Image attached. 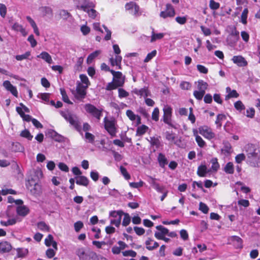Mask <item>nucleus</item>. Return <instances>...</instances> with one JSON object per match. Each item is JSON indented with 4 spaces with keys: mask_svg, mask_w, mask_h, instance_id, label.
I'll list each match as a JSON object with an SVG mask.
<instances>
[{
    "mask_svg": "<svg viewBox=\"0 0 260 260\" xmlns=\"http://www.w3.org/2000/svg\"><path fill=\"white\" fill-rule=\"evenodd\" d=\"M18 257H24L28 253V251L27 249H23L21 248H18L16 249Z\"/></svg>",
    "mask_w": 260,
    "mask_h": 260,
    "instance_id": "obj_41",
    "label": "nucleus"
},
{
    "mask_svg": "<svg viewBox=\"0 0 260 260\" xmlns=\"http://www.w3.org/2000/svg\"><path fill=\"white\" fill-rule=\"evenodd\" d=\"M232 60L234 63L237 64L239 67H243L247 65V61L241 55L234 56Z\"/></svg>",
    "mask_w": 260,
    "mask_h": 260,
    "instance_id": "obj_12",
    "label": "nucleus"
},
{
    "mask_svg": "<svg viewBox=\"0 0 260 260\" xmlns=\"http://www.w3.org/2000/svg\"><path fill=\"white\" fill-rule=\"evenodd\" d=\"M159 137H150V143L152 146H155L156 148H158L160 146V142Z\"/></svg>",
    "mask_w": 260,
    "mask_h": 260,
    "instance_id": "obj_37",
    "label": "nucleus"
},
{
    "mask_svg": "<svg viewBox=\"0 0 260 260\" xmlns=\"http://www.w3.org/2000/svg\"><path fill=\"white\" fill-rule=\"evenodd\" d=\"M166 139L171 142H173L175 139V135L172 132L170 133V132H166Z\"/></svg>",
    "mask_w": 260,
    "mask_h": 260,
    "instance_id": "obj_61",
    "label": "nucleus"
},
{
    "mask_svg": "<svg viewBox=\"0 0 260 260\" xmlns=\"http://www.w3.org/2000/svg\"><path fill=\"white\" fill-rule=\"evenodd\" d=\"M30 55V52L29 51H27L23 54L16 55L15 58L17 60H22L23 59L28 58Z\"/></svg>",
    "mask_w": 260,
    "mask_h": 260,
    "instance_id": "obj_54",
    "label": "nucleus"
},
{
    "mask_svg": "<svg viewBox=\"0 0 260 260\" xmlns=\"http://www.w3.org/2000/svg\"><path fill=\"white\" fill-rule=\"evenodd\" d=\"M208 171L207 168L205 165H200L199 166L197 170V174L200 177H205Z\"/></svg>",
    "mask_w": 260,
    "mask_h": 260,
    "instance_id": "obj_29",
    "label": "nucleus"
},
{
    "mask_svg": "<svg viewBox=\"0 0 260 260\" xmlns=\"http://www.w3.org/2000/svg\"><path fill=\"white\" fill-rule=\"evenodd\" d=\"M123 212L121 210L119 211H112L110 212V216L115 218V219L118 218L119 216H120L121 218L123 215Z\"/></svg>",
    "mask_w": 260,
    "mask_h": 260,
    "instance_id": "obj_51",
    "label": "nucleus"
},
{
    "mask_svg": "<svg viewBox=\"0 0 260 260\" xmlns=\"http://www.w3.org/2000/svg\"><path fill=\"white\" fill-rule=\"evenodd\" d=\"M164 114L162 120L164 123L169 125L170 127L177 128L175 125L172 122V108L169 106H165L163 108Z\"/></svg>",
    "mask_w": 260,
    "mask_h": 260,
    "instance_id": "obj_4",
    "label": "nucleus"
},
{
    "mask_svg": "<svg viewBox=\"0 0 260 260\" xmlns=\"http://www.w3.org/2000/svg\"><path fill=\"white\" fill-rule=\"evenodd\" d=\"M158 161L159 164V166L161 168L165 167V166L168 164V160L165 155L161 153H159L158 156Z\"/></svg>",
    "mask_w": 260,
    "mask_h": 260,
    "instance_id": "obj_31",
    "label": "nucleus"
},
{
    "mask_svg": "<svg viewBox=\"0 0 260 260\" xmlns=\"http://www.w3.org/2000/svg\"><path fill=\"white\" fill-rule=\"evenodd\" d=\"M148 129V126L145 125H142L140 126H139L136 131V135L137 136H142L144 135Z\"/></svg>",
    "mask_w": 260,
    "mask_h": 260,
    "instance_id": "obj_40",
    "label": "nucleus"
},
{
    "mask_svg": "<svg viewBox=\"0 0 260 260\" xmlns=\"http://www.w3.org/2000/svg\"><path fill=\"white\" fill-rule=\"evenodd\" d=\"M129 95V93L123 88L118 89V96L120 98H123L127 97Z\"/></svg>",
    "mask_w": 260,
    "mask_h": 260,
    "instance_id": "obj_63",
    "label": "nucleus"
},
{
    "mask_svg": "<svg viewBox=\"0 0 260 260\" xmlns=\"http://www.w3.org/2000/svg\"><path fill=\"white\" fill-rule=\"evenodd\" d=\"M49 135L55 141L61 142L64 141V138L61 135L58 134L54 130H50L48 132Z\"/></svg>",
    "mask_w": 260,
    "mask_h": 260,
    "instance_id": "obj_17",
    "label": "nucleus"
},
{
    "mask_svg": "<svg viewBox=\"0 0 260 260\" xmlns=\"http://www.w3.org/2000/svg\"><path fill=\"white\" fill-rule=\"evenodd\" d=\"M208 86V84L207 82L202 80L198 81V88L199 90L205 93V90L207 89Z\"/></svg>",
    "mask_w": 260,
    "mask_h": 260,
    "instance_id": "obj_35",
    "label": "nucleus"
},
{
    "mask_svg": "<svg viewBox=\"0 0 260 260\" xmlns=\"http://www.w3.org/2000/svg\"><path fill=\"white\" fill-rule=\"evenodd\" d=\"M20 136L21 137L26 138L27 140L30 141L33 138V136L31 135L29 131L27 129H25L24 130L22 131L21 132Z\"/></svg>",
    "mask_w": 260,
    "mask_h": 260,
    "instance_id": "obj_43",
    "label": "nucleus"
},
{
    "mask_svg": "<svg viewBox=\"0 0 260 260\" xmlns=\"http://www.w3.org/2000/svg\"><path fill=\"white\" fill-rule=\"evenodd\" d=\"M76 8L78 9L82 10L83 11L87 10V9L94 7V5L88 0H75Z\"/></svg>",
    "mask_w": 260,
    "mask_h": 260,
    "instance_id": "obj_9",
    "label": "nucleus"
},
{
    "mask_svg": "<svg viewBox=\"0 0 260 260\" xmlns=\"http://www.w3.org/2000/svg\"><path fill=\"white\" fill-rule=\"evenodd\" d=\"M42 175L43 174L41 171H35L33 172V174L29 175L26 182V188H29L30 187H32V185L38 183L40 176L42 177Z\"/></svg>",
    "mask_w": 260,
    "mask_h": 260,
    "instance_id": "obj_6",
    "label": "nucleus"
},
{
    "mask_svg": "<svg viewBox=\"0 0 260 260\" xmlns=\"http://www.w3.org/2000/svg\"><path fill=\"white\" fill-rule=\"evenodd\" d=\"M59 15L61 18L65 20H67L68 18L72 16L71 14L68 12V11L65 10H61L59 11Z\"/></svg>",
    "mask_w": 260,
    "mask_h": 260,
    "instance_id": "obj_55",
    "label": "nucleus"
},
{
    "mask_svg": "<svg viewBox=\"0 0 260 260\" xmlns=\"http://www.w3.org/2000/svg\"><path fill=\"white\" fill-rule=\"evenodd\" d=\"M166 7V10L160 13V17L164 19L167 17H173L175 15V11L173 6L170 4H167Z\"/></svg>",
    "mask_w": 260,
    "mask_h": 260,
    "instance_id": "obj_10",
    "label": "nucleus"
},
{
    "mask_svg": "<svg viewBox=\"0 0 260 260\" xmlns=\"http://www.w3.org/2000/svg\"><path fill=\"white\" fill-rule=\"evenodd\" d=\"M80 78L83 84H85V86H87V87L90 85V82L88 80L87 76L85 74H81Z\"/></svg>",
    "mask_w": 260,
    "mask_h": 260,
    "instance_id": "obj_59",
    "label": "nucleus"
},
{
    "mask_svg": "<svg viewBox=\"0 0 260 260\" xmlns=\"http://www.w3.org/2000/svg\"><path fill=\"white\" fill-rule=\"evenodd\" d=\"M29 209L25 205L19 206L16 208L17 214L22 217L26 216L29 213Z\"/></svg>",
    "mask_w": 260,
    "mask_h": 260,
    "instance_id": "obj_15",
    "label": "nucleus"
},
{
    "mask_svg": "<svg viewBox=\"0 0 260 260\" xmlns=\"http://www.w3.org/2000/svg\"><path fill=\"white\" fill-rule=\"evenodd\" d=\"M129 13L136 17L139 16L142 14L141 12L140 11V8L137 4H136L133 11L129 12Z\"/></svg>",
    "mask_w": 260,
    "mask_h": 260,
    "instance_id": "obj_46",
    "label": "nucleus"
},
{
    "mask_svg": "<svg viewBox=\"0 0 260 260\" xmlns=\"http://www.w3.org/2000/svg\"><path fill=\"white\" fill-rule=\"evenodd\" d=\"M85 12H87L89 17L92 19L95 18L98 14V12L96 11V10L92 9V8L87 9V10Z\"/></svg>",
    "mask_w": 260,
    "mask_h": 260,
    "instance_id": "obj_50",
    "label": "nucleus"
},
{
    "mask_svg": "<svg viewBox=\"0 0 260 260\" xmlns=\"http://www.w3.org/2000/svg\"><path fill=\"white\" fill-rule=\"evenodd\" d=\"M255 151L256 150L254 148L253 145H248V149L246 150L248 160L252 158V157H256L257 153Z\"/></svg>",
    "mask_w": 260,
    "mask_h": 260,
    "instance_id": "obj_23",
    "label": "nucleus"
},
{
    "mask_svg": "<svg viewBox=\"0 0 260 260\" xmlns=\"http://www.w3.org/2000/svg\"><path fill=\"white\" fill-rule=\"evenodd\" d=\"M198 129L199 133L206 139L211 140L215 137V134L213 132L212 128L208 125L201 126Z\"/></svg>",
    "mask_w": 260,
    "mask_h": 260,
    "instance_id": "obj_8",
    "label": "nucleus"
},
{
    "mask_svg": "<svg viewBox=\"0 0 260 260\" xmlns=\"http://www.w3.org/2000/svg\"><path fill=\"white\" fill-rule=\"evenodd\" d=\"M250 166L252 167H260L259 157L258 156V154H256V157H252V158L248 160Z\"/></svg>",
    "mask_w": 260,
    "mask_h": 260,
    "instance_id": "obj_27",
    "label": "nucleus"
},
{
    "mask_svg": "<svg viewBox=\"0 0 260 260\" xmlns=\"http://www.w3.org/2000/svg\"><path fill=\"white\" fill-rule=\"evenodd\" d=\"M38 228L42 231L49 232L50 227L44 221H40L37 223Z\"/></svg>",
    "mask_w": 260,
    "mask_h": 260,
    "instance_id": "obj_36",
    "label": "nucleus"
},
{
    "mask_svg": "<svg viewBox=\"0 0 260 260\" xmlns=\"http://www.w3.org/2000/svg\"><path fill=\"white\" fill-rule=\"evenodd\" d=\"M60 114L78 132L81 131V122L79 121L78 117L76 115L72 113L69 111L65 112L61 111H60Z\"/></svg>",
    "mask_w": 260,
    "mask_h": 260,
    "instance_id": "obj_1",
    "label": "nucleus"
},
{
    "mask_svg": "<svg viewBox=\"0 0 260 260\" xmlns=\"http://www.w3.org/2000/svg\"><path fill=\"white\" fill-rule=\"evenodd\" d=\"M123 215H124V217L122 220V225L123 226H127L130 222H131V217L127 213H124Z\"/></svg>",
    "mask_w": 260,
    "mask_h": 260,
    "instance_id": "obj_44",
    "label": "nucleus"
},
{
    "mask_svg": "<svg viewBox=\"0 0 260 260\" xmlns=\"http://www.w3.org/2000/svg\"><path fill=\"white\" fill-rule=\"evenodd\" d=\"M164 35H165L164 33L155 34L154 31L153 30L152 32L150 42H153L156 41L157 40H160L164 37Z\"/></svg>",
    "mask_w": 260,
    "mask_h": 260,
    "instance_id": "obj_42",
    "label": "nucleus"
},
{
    "mask_svg": "<svg viewBox=\"0 0 260 260\" xmlns=\"http://www.w3.org/2000/svg\"><path fill=\"white\" fill-rule=\"evenodd\" d=\"M159 111L157 107L154 109L152 113V119L155 121H157L159 119Z\"/></svg>",
    "mask_w": 260,
    "mask_h": 260,
    "instance_id": "obj_56",
    "label": "nucleus"
},
{
    "mask_svg": "<svg viewBox=\"0 0 260 260\" xmlns=\"http://www.w3.org/2000/svg\"><path fill=\"white\" fill-rule=\"evenodd\" d=\"M248 13V9L245 8L243 10V11L241 14V22L244 24H245L247 23V18Z\"/></svg>",
    "mask_w": 260,
    "mask_h": 260,
    "instance_id": "obj_47",
    "label": "nucleus"
},
{
    "mask_svg": "<svg viewBox=\"0 0 260 260\" xmlns=\"http://www.w3.org/2000/svg\"><path fill=\"white\" fill-rule=\"evenodd\" d=\"M104 127L112 137H115L117 133L115 127L116 122L114 119L109 120L107 117L104 119Z\"/></svg>",
    "mask_w": 260,
    "mask_h": 260,
    "instance_id": "obj_5",
    "label": "nucleus"
},
{
    "mask_svg": "<svg viewBox=\"0 0 260 260\" xmlns=\"http://www.w3.org/2000/svg\"><path fill=\"white\" fill-rule=\"evenodd\" d=\"M101 51L100 50H96L93 52L90 53L87 58V63L89 64L92 62L93 60L100 53Z\"/></svg>",
    "mask_w": 260,
    "mask_h": 260,
    "instance_id": "obj_34",
    "label": "nucleus"
},
{
    "mask_svg": "<svg viewBox=\"0 0 260 260\" xmlns=\"http://www.w3.org/2000/svg\"><path fill=\"white\" fill-rule=\"evenodd\" d=\"M111 73L113 76V82H116V81H122L123 82V85L124 83V78H122V74L121 72L119 71H115L114 70L111 71Z\"/></svg>",
    "mask_w": 260,
    "mask_h": 260,
    "instance_id": "obj_21",
    "label": "nucleus"
},
{
    "mask_svg": "<svg viewBox=\"0 0 260 260\" xmlns=\"http://www.w3.org/2000/svg\"><path fill=\"white\" fill-rule=\"evenodd\" d=\"M223 171L229 174H233L234 173V167L233 162H229L225 166Z\"/></svg>",
    "mask_w": 260,
    "mask_h": 260,
    "instance_id": "obj_32",
    "label": "nucleus"
},
{
    "mask_svg": "<svg viewBox=\"0 0 260 260\" xmlns=\"http://www.w3.org/2000/svg\"><path fill=\"white\" fill-rule=\"evenodd\" d=\"M211 162L212 163L211 169L213 171L216 172L220 167L217 158H213L211 160Z\"/></svg>",
    "mask_w": 260,
    "mask_h": 260,
    "instance_id": "obj_49",
    "label": "nucleus"
},
{
    "mask_svg": "<svg viewBox=\"0 0 260 260\" xmlns=\"http://www.w3.org/2000/svg\"><path fill=\"white\" fill-rule=\"evenodd\" d=\"M87 86H84L82 83L78 82L76 88V93L75 94V98L80 101L84 99L86 95V89Z\"/></svg>",
    "mask_w": 260,
    "mask_h": 260,
    "instance_id": "obj_7",
    "label": "nucleus"
},
{
    "mask_svg": "<svg viewBox=\"0 0 260 260\" xmlns=\"http://www.w3.org/2000/svg\"><path fill=\"white\" fill-rule=\"evenodd\" d=\"M226 92L228 93L225 96V100H228L231 98H238L239 96V93L237 92L236 90H231L230 87H227L226 88Z\"/></svg>",
    "mask_w": 260,
    "mask_h": 260,
    "instance_id": "obj_20",
    "label": "nucleus"
},
{
    "mask_svg": "<svg viewBox=\"0 0 260 260\" xmlns=\"http://www.w3.org/2000/svg\"><path fill=\"white\" fill-rule=\"evenodd\" d=\"M76 254L79 260H99L96 253L93 252H85L84 248H79L76 250Z\"/></svg>",
    "mask_w": 260,
    "mask_h": 260,
    "instance_id": "obj_2",
    "label": "nucleus"
},
{
    "mask_svg": "<svg viewBox=\"0 0 260 260\" xmlns=\"http://www.w3.org/2000/svg\"><path fill=\"white\" fill-rule=\"evenodd\" d=\"M60 90L62 101L69 104H73V103L69 100L65 89L64 88H60Z\"/></svg>",
    "mask_w": 260,
    "mask_h": 260,
    "instance_id": "obj_39",
    "label": "nucleus"
},
{
    "mask_svg": "<svg viewBox=\"0 0 260 260\" xmlns=\"http://www.w3.org/2000/svg\"><path fill=\"white\" fill-rule=\"evenodd\" d=\"M209 7L211 9L216 10L219 8L220 4L214 0H210L209 2Z\"/></svg>",
    "mask_w": 260,
    "mask_h": 260,
    "instance_id": "obj_57",
    "label": "nucleus"
},
{
    "mask_svg": "<svg viewBox=\"0 0 260 260\" xmlns=\"http://www.w3.org/2000/svg\"><path fill=\"white\" fill-rule=\"evenodd\" d=\"M39 10L42 13L43 16L50 15L52 16L53 12L52 9L49 7H41L39 8Z\"/></svg>",
    "mask_w": 260,
    "mask_h": 260,
    "instance_id": "obj_28",
    "label": "nucleus"
},
{
    "mask_svg": "<svg viewBox=\"0 0 260 260\" xmlns=\"http://www.w3.org/2000/svg\"><path fill=\"white\" fill-rule=\"evenodd\" d=\"M85 138L89 143L91 144L94 143L95 137L93 134L88 132H86L85 134Z\"/></svg>",
    "mask_w": 260,
    "mask_h": 260,
    "instance_id": "obj_58",
    "label": "nucleus"
},
{
    "mask_svg": "<svg viewBox=\"0 0 260 260\" xmlns=\"http://www.w3.org/2000/svg\"><path fill=\"white\" fill-rule=\"evenodd\" d=\"M231 37H233V40L230 42V43L231 44L236 43L239 39V32L236 29V27H234L231 31L229 36L228 38V40H229Z\"/></svg>",
    "mask_w": 260,
    "mask_h": 260,
    "instance_id": "obj_18",
    "label": "nucleus"
},
{
    "mask_svg": "<svg viewBox=\"0 0 260 260\" xmlns=\"http://www.w3.org/2000/svg\"><path fill=\"white\" fill-rule=\"evenodd\" d=\"M13 30L16 31H20L23 36H25L26 35L25 29L23 27L22 25L19 24L17 22H15L12 26Z\"/></svg>",
    "mask_w": 260,
    "mask_h": 260,
    "instance_id": "obj_26",
    "label": "nucleus"
},
{
    "mask_svg": "<svg viewBox=\"0 0 260 260\" xmlns=\"http://www.w3.org/2000/svg\"><path fill=\"white\" fill-rule=\"evenodd\" d=\"M156 50H154L153 51H152L151 52L149 53L146 57H145V58L144 59V61L145 62H149L150 60H151L154 56H156Z\"/></svg>",
    "mask_w": 260,
    "mask_h": 260,
    "instance_id": "obj_52",
    "label": "nucleus"
},
{
    "mask_svg": "<svg viewBox=\"0 0 260 260\" xmlns=\"http://www.w3.org/2000/svg\"><path fill=\"white\" fill-rule=\"evenodd\" d=\"M76 183L79 185L87 187L89 183V179L85 176H78L75 178Z\"/></svg>",
    "mask_w": 260,
    "mask_h": 260,
    "instance_id": "obj_14",
    "label": "nucleus"
},
{
    "mask_svg": "<svg viewBox=\"0 0 260 260\" xmlns=\"http://www.w3.org/2000/svg\"><path fill=\"white\" fill-rule=\"evenodd\" d=\"M4 87L8 90L11 92V93L15 97L18 96V92L16 87L13 86L11 82L6 80L3 82V84Z\"/></svg>",
    "mask_w": 260,
    "mask_h": 260,
    "instance_id": "obj_11",
    "label": "nucleus"
},
{
    "mask_svg": "<svg viewBox=\"0 0 260 260\" xmlns=\"http://www.w3.org/2000/svg\"><path fill=\"white\" fill-rule=\"evenodd\" d=\"M155 179H153L151 184L152 187L158 192L163 193L166 190H165V188L162 186H160L159 184L156 182L155 181Z\"/></svg>",
    "mask_w": 260,
    "mask_h": 260,
    "instance_id": "obj_33",
    "label": "nucleus"
},
{
    "mask_svg": "<svg viewBox=\"0 0 260 260\" xmlns=\"http://www.w3.org/2000/svg\"><path fill=\"white\" fill-rule=\"evenodd\" d=\"M18 217H15L12 219H9L7 221H1V224L4 226H9L15 224L17 221H20Z\"/></svg>",
    "mask_w": 260,
    "mask_h": 260,
    "instance_id": "obj_30",
    "label": "nucleus"
},
{
    "mask_svg": "<svg viewBox=\"0 0 260 260\" xmlns=\"http://www.w3.org/2000/svg\"><path fill=\"white\" fill-rule=\"evenodd\" d=\"M196 141L198 143V145L200 147H204L206 145V143L204 140L199 135L196 136Z\"/></svg>",
    "mask_w": 260,
    "mask_h": 260,
    "instance_id": "obj_62",
    "label": "nucleus"
},
{
    "mask_svg": "<svg viewBox=\"0 0 260 260\" xmlns=\"http://www.w3.org/2000/svg\"><path fill=\"white\" fill-rule=\"evenodd\" d=\"M234 107L235 109L241 112L242 110H245V107L241 101H238L234 103Z\"/></svg>",
    "mask_w": 260,
    "mask_h": 260,
    "instance_id": "obj_48",
    "label": "nucleus"
},
{
    "mask_svg": "<svg viewBox=\"0 0 260 260\" xmlns=\"http://www.w3.org/2000/svg\"><path fill=\"white\" fill-rule=\"evenodd\" d=\"M156 229L158 232H156L154 234L155 237L159 240V237H164L167 235L168 233V229L162 225H159L156 226Z\"/></svg>",
    "mask_w": 260,
    "mask_h": 260,
    "instance_id": "obj_13",
    "label": "nucleus"
},
{
    "mask_svg": "<svg viewBox=\"0 0 260 260\" xmlns=\"http://www.w3.org/2000/svg\"><path fill=\"white\" fill-rule=\"evenodd\" d=\"M133 92L136 94L141 96H144L145 98L149 95V91L147 87H144L140 89L135 88L133 90Z\"/></svg>",
    "mask_w": 260,
    "mask_h": 260,
    "instance_id": "obj_19",
    "label": "nucleus"
},
{
    "mask_svg": "<svg viewBox=\"0 0 260 260\" xmlns=\"http://www.w3.org/2000/svg\"><path fill=\"white\" fill-rule=\"evenodd\" d=\"M199 210L204 214H207L208 212L209 208L205 203L200 202L199 204Z\"/></svg>",
    "mask_w": 260,
    "mask_h": 260,
    "instance_id": "obj_60",
    "label": "nucleus"
},
{
    "mask_svg": "<svg viewBox=\"0 0 260 260\" xmlns=\"http://www.w3.org/2000/svg\"><path fill=\"white\" fill-rule=\"evenodd\" d=\"M231 240L235 243V246L236 248H242L243 247L242 239L237 236L231 237Z\"/></svg>",
    "mask_w": 260,
    "mask_h": 260,
    "instance_id": "obj_25",
    "label": "nucleus"
},
{
    "mask_svg": "<svg viewBox=\"0 0 260 260\" xmlns=\"http://www.w3.org/2000/svg\"><path fill=\"white\" fill-rule=\"evenodd\" d=\"M123 86V82L117 81L116 82H111L109 83L106 87V90H111L116 89L118 87H121Z\"/></svg>",
    "mask_w": 260,
    "mask_h": 260,
    "instance_id": "obj_22",
    "label": "nucleus"
},
{
    "mask_svg": "<svg viewBox=\"0 0 260 260\" xmlns=\"http://www.w3.org/2000/svg\"><path fill=\"white\" fill-rule=\"evenodd\" d=\"M205 93L200 90H195L193 92V95L198 100H201Z\"/></svg>",
    "mask_w": 260,
    "mask_h": 260,
    "instance_id": "obj_64",
    "label": "nucleus"
},
{
    "mask_svg": "<svg viewBox=\"0 0 260 260\" xmlns=\"http://www.w3.org/2000/svg\"><path fill=\"white\" fill-rule=\"evenodd\" d=\"M226 119V116L225 115L222 114H219L217 115L216 120L215 121V123L219 127H220L222 125L221 121L225 120Z\"/></svg>",
    "mask_w": 260,
    "mask_h": 260,
    "instance_id": "obj_45",
    "label": "nucleus"
},
{
    "mask_svg": "<svg viewBox=\"0 0 260 260\" xmlns=\"http://www.w3.org/2000/svg\"><path fill=\"white\" fill-rule=\"evenodd\" d=\"M27 189L30 190L32 194H38L40 192L41 187L38 182L36 183L35 184L32 185V187H30L29 188Z\"/></svg>",
    "mask_w": 260,
    "mask_h": 260,
    "instance_id": "obj_38",
    "label": "nucleus"
},
{
    "mask_svg": "<svg viewBox=\"0 0 260 260\" xmlns=\"http://www.w3.org/2000/svg\"><path fill=\"white\" fill-rule=\"evenodd\" d=\"M119 169L121 174L123 176L124 178L126 180H129L131 178V175L127 172L126 168L121 166Z\"/></svg>",
    "mask_w": 260,
    "mask_h": 260,
    "instance_id": "obj_53",
    "label": "nucleus"
},
{
    "mask_svg": "<svg viewBox=\"0 0 260 260\" xmlns=\"http://www.w3.org/2000/svg\"><path fill=\"white\" fill-rule=\"evenodd\" d=\"M37 57L42 58L48 63H51L52 62L51 55L46 51L42 52L39 55H37Z\"/></svg>",
    "mask_w": 260,
    "mask_h": 260,
    "instance_id": "obj_24",
    "label": "nucleus"
},
{
    "mask_svg": "<svg viewBox=\"0 0 260 260\" xmlns=\"http://www.w3.org/2000/svg\"><path fill=\"white\" fill-rule=\"evenodd\" d=\"M12 249L10 243L7 241L0 242V253L9 252Z\"/></svg>",
    "mask_w": 260,
    "mask_h": 260,
    "instance_id": "obj_16",
    "label": "nucleus"
},
{
    "mask_svg": "<svg viewBox=\"0 0 260 260\" xmlns=\"http://www.w3.org/2000/svg\"><path fill=\"white\" fill-rule=\"evenodd\" d=\"M85 111L95 118L99 121L103 115V109H99L94 105L90 104H86L84 106Z\"/></svg>",
    "mask_w": 260,
    "mask_h": 260,
    "instance_id": "obj_3",
    "label": "nucleus"
}]
</instances>
